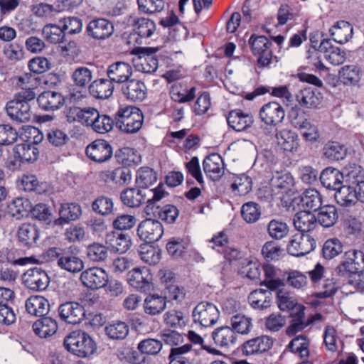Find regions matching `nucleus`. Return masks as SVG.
<instances>
[{"instance_id":"obj_1","label":"nucleus","mask_w":364,"mask_h":364,"mask_svg":"<svg viewBox=\"0 0 364 364\" xmlns=\"http://www.w3.org/2000/svg\"><path fill=\"white\" fill-rule=\"evenodd\" d=\"M36 95L33 88H23L16 93L13 100L6 105V111L9 117L19 122H27L31 118L30 102L33 101Z\"/></svg>"},{"instance_id":"obj_2","label":"nucleus","mask_w":364,"mask_h":364,"mask_svg":"<svg viewBox=\"0 0 364 364\" xmlns=\"http://www.w3.org/2000/svg\"><path fill=\"white\" fill-rule=\"evenodd\" d=\"M63 346L68 351L80 358L90 356L97 348L92 338L81 330L74 331L65 336Z\"/></svg>"},{"instance_id":"obj_3","label":"nucleus","mask_w":364,"mask_h":364,"mask_svg":"<svg viewBox=\"0 0 364 364\" xmlns=\"http://www.w3.org/2000/svg\"><path fill=\"white\" fill-rule=\"evenodd\" d=\"M143 122L144 115L136 107H120L115 113L116 127L127 134H134L139 131Z\"/></svg>"},{"instance_id":"obj_4","label":"nucleus","mask_w":364,"mask_h":364,"mask_svg":"<svg viewBox=\"0 0 364 364\" xmlns=\"http://www.w3.org/2000/svg\"><path fill=\"white\" fill-rule=\"evenodd\" d=\"M252 53L257 57V65L259 68H268L275 60L279 61L277 56H273L271 50L272 42L264 36L252 34L249 41Z\"/></svg>"},{"instance_id":"obj_5","label":"nucleus","mask_w":364,"mask_h":364,"mask_svg":"<svg viewBox=\"0 0 364 364\" xmlns=\"http://www.w3.org/2000/svg\"><path fill=\"white\" fill-rule=\"evenodd\" d=\"M159 50L158 48L141 47L134 50L136 57L133 59L134 65L136 70L144 73H154L159 65V60L154 55Z\"/></svg>"},{"instance_id":"obj_6","label":"nucleus","mask_w":364,"mask_h":364,"mask_svg":"<svg viewBox=\"0 0 364 364\" xmlns=\"http://www.w3.org/2000/svg\"><path fill=\"white\" fill-rule=\"evenodd\" d=\"M220 312L215 304L208 301H201L193 310L192 317L195 323L203 327H209L218 321Z\"/></svg>"},{"instance_id":"obj_7","label":"nucleus","mask_w":364,"mask_h":364,"mask_svg":"<svg viewBox=\"0 0 364 364\" xmlns=\"http://www.w3.org/2000/svg\"><path fill=\"white\" fill-rule=\"evenodd\" d=\"M22 283L28 289L34 291L46 290L50 284V277L41 267L26 270L21 276Z\"/></svg>"},{"instance_id":"obj_8","label":"nucleus","mask_w":364,"mask_h":364,"mask_svg":"<svg viewBox=\"0 0 364 364\" xmlns=\"http://www.w3.org/2000/svg\"><path fill=\"white\" fill-rule=\"evenodd\" d=\"M336 271L341 275H344L346 273L363 272L364 271V252L356 250L346 252L343 260L336 267Z\"/></svg>"},{"instance_id":"obj_9","label":"nucleus","mask_w":364,"mask_h":364,"mask_svg":"<svg viewBox=\"0 0 364 364\" xmlns=\"http://www.w3.org/2000/svg\"><path fill=\"white\" fill-rule=\"evenodd\" d=\"M316 246V240L310 235L296 234L287 245V252L292 256L302 257L313 251Z\"/></svg>"},{"instance_id":"obj_10","label":"nucleus","mask_w":364,"mask_h":364,"mask_svg":"<svg viewBox=\"0 0 364 364\" xmlns=\"http://www.w3.org/2000/svg\"><path fill=\"white\" fill-rule=\"evenodd\" d=\"M153 277L146 267H136L127 274V282L133 288L145 292L153 288Z\"/></svg>"},{"instance_id":"obj_11","label":"nucleus","mask_w":364,"mask_h":364,"mask_svg":"<svg viewBox=\"0 0 364 364\" xmlns=\"http://www.w3.org/2000/svg\"><path fill=\"white\" fill-rule=\"evenodd\" d=\"M273 343L274 341L271 337L262 335L245 341L240 350L245 356L259 355L270 350Z\"/></svg>"},{"instance_id":"obj_12","label":"nucleus","mask_w":364,"mask_h":364,"mask_svg":"<svg viewBox=\"0 0 364 364\" xmlns=\"http://www.w3.org/2000/svg\"><path fill=\"white\" fill-rule=\"evenodd\" d=\"M163 234V226L157 220L147 218L141 221L137 228L138 236L146 243H154L158 241Z\"/></svg>"},{"instance_id":"obj_13","label":"nucleus","mask_w":364,"mask_h":364,"mask_svg":"<svg viewBox=\"0 0 364 364\" xmlns=\"http://www.w3.org/2000/svg\"><path fill=\"white\" fill-rule=\"evenodd\" d=\"M259 118L266 125L277 127L285 117L284 107L274 101L264 104L259 109Z\"/></svg>"},{"instance_id":"obj_14","label":"nucleus","mask_w":364,"mask_h":364,"mask_svg":"<svg viewBox=\"0 0 364 364\" xmlns=\"http://www.w3.org/2000/svg\"><path fill=\"white\" fill-rule=\"evenodd\" d=\"M85 153L92 161L103 163L112 157L113 149L107 141L96 139L87 146Z\"/></svg>"},{"instance_id":"obj_15","label":"nucleus","mask_w":364,"mask_h":364,"mask_svg":"<svg viewBox=\"0 0 364 364\" xmlns=\"http://www.w3.org/2000/svg\"><path fill=\"white\" fill-rule=\"evenodd\" d=\"M60 319L70 324L80 323L85 316L84 307L77 302L67 301L58 307Z\"/></svg>"},{"instance_id":"obj_16","label":"nucleus","mask_w":364,"mask_h":364,"mask_svg":"<svg viewBox=\"0 0 364 364\" xmlns=\"http://www.w3.org/2000/svg\"><path fill=\"white\" fill-rule=\"evenodd\" d=\"M114 33L113 23L106 18H95L89 22L86 26V33L95 40H104L110 37Z\"/></svg>"},{"instance_id":"obj_17","label":"nucleus","mask_w":364,"mask_h":364,"mask_svg":"<svg viewBox=\"0 0 364 364\" xmlns=\"http://www.w3.org/2000/svg\"><path fill=\"white\" fill-rule=\"evenodd\" d=\"M80 280L87 288L97 289L107 284L108 274L102 268L92 267L82 272Z\"/></svg>"},{"instance_id":"obj_18","label":"nucleus","mask_w":364,"mask_h":364,"mask_svg":"<svg viewBox=\"0 0 364 364\" xmlns=\"http://www.w3.org/2000/svg\"><path fill=\"white\" fill-rule=\"evenodd\" d=\"M106 73L113 84L124 85L132 75V68L128 63L117 61L109 65Z\"/></svg>"},{"instance_id":"obj_19","label":"nucleus","mask_w":364,"mask_h":364,"mask_svg":"<svg viewBox=\"0 0 364 364\" xmlns=\"http://www.w3.org/2000/svg\"><path fill=\"white\" fill-rule=\"evenodd\" d=\"M203 171L213 181H218L224 174V162L218 154H212L203 161Z\"/></svg>"},{"instance_id":"obj_20","label":"nucleus","mask_w":364,"mask_h":364,"mask_svg":"<svg viewBox=\"0 0 364 364\" xmlns=\"http://www.w3.org/2000/svg\"><path fill=\"white\" fill-rule=\"evenodd\" d=\"M39 107L46 112H53L62 107L65 103L63 95L58 92L47 90L37 97Z\"/></svg>"},{"instance_id":"obj_21","label":"nucleus","mask_w":364,"mask_h":364,"mask_svg":"<svg viewBox=\"0 0 364 364\" xmlns=\"http://www.w3.org/2000/svg\"><path fill=\"white\" fill-rule=\"evenodd\" d=\"M122 92L129 100L142 102L146 97L147 89L141 80L129 79L122 85Z\"/></svg>"},{"instance_id":"obj_22","label":"nucleus","mask_w":364,"mask_h":364,"mask_svg":"<svg viewBox=\"0 0 364 364\" xmlns=\"http://www.w3.org/2000/svg\"><path fill=\"white\" fill-rule=\"evenodd\" d=\"M228 126L236 132H242L250 128L254 123L252 114L237 109L229 112L227 117Z\"/></svg>"},{"instance_id":"obj_23","label":"nucleus","mask_w":364,"mask_h":364,"mask_svg":"<svg viewBox=\"0 0 364 364\" xmlns=\"http://www.w3.org/2000/svg\"><path fill=\"white\" fill-rule=\"evenodd\" d=\"M97 109L88 107L80 108L70 107L67 111L66 117L69 122H77L87 127H91Z\"/></svg>"},{"instance_id":"obj_24","label":"nucleus","mask_w":364,"mask_h":364,"mask_svg":"<svg viewBox=\"0 0 364 364\" xmlns=\"http://www.w3.org/2000/svg\"><path fill=\"white\" fill-rule=\"evenodd\" d=\"M105 242L111 251L120 254L126 252L131 247V237L128 234L111 231L105 236Z\"/></svg>"},{"instance_id":"obj_25","label":"nucleus","mask_w":364,"mask_h":364,"mask_svg":"<svg viewBox=\"0 0 364 364\" xmlns=\"http://www.w3.org/2000/svg\"><path fill=\"white\" fill-rule=\"evenodd\" d=\"M128 21L132 27L134 35L141 38H151L156 29L155 22L147 18L130 16Z\"/></svg>"},{"instance_id":"obj_26","label":"nucleus","mask_w":364,"mask_h":364,"mask_svg":"<svg viewBox=\"0 0 364 364\" xmlns=\"http://www.w3.org/2000/svg\"><path fill=\"white\" fill-rule=\"evenodd\" d=\"M295 99L301 107L316 108L323 99L321 93L311 87L299 90L295 95Z\"/></svg>"},{"instance_id":"obj_27","label":"nucleus","mask_w":364,"mask_h":364,"mask_svg":"<svg viewBox=\"0 0 364 364\" xmlns=\"http://www.w3.org/2000/svg\"><path fill=\"white\" fill-rule=\"evenodd\" d=\"M192 345L186 343L179 347H173L170 350L168 364H196L195 353H192Z\"/></svg>"},{"instance_id":"obj_28","label":"nucleus","mask_w":364,"mask_h":364,"mask_svg":"<svg viewBox=\"0 0 364 364\" xmlns=\"http://www.w3.org/2000/svg\"><path fill=\"white\" fill-rule=\"evenodd\" d=\"M272 191L275 194H287L291 191L294 185L292 175L287 171L277 172L270 180Z\"/></svg>"},{"instance_id":"obj_29","label":"nucleus","mask_w":364,"mask_h":364,"mask_svg":"<svg viewBox=\"0 0 364 364\" xmlns=\"http://www.w3.org/2000/svg\"><path fill=\"white\" fill-rule=\"evenodd\" d=\"M82 215L81 206L76 203L61 204L59 209L60 217L54 220L55 225H63L77 220Z\"/></svg>"},{"instance_id":"obj_30","label":"nucleus","mask_w":364,"mask_h":364,"mask_svg":"<svg viewBox=\"0 0 364 364\" xmlns=\"http://www.w3.org/2000/svg\"><path fill=\"white\" fill-rule=\"evenodd\" d=\"M114 84L109 78H100L92 81L88 86L90 94L97 99H108L114 92Z\"/></svg>"},{"instance_id":"obj_31","label":"nucleus","mask_w":364,"mask_h":364,"mask_svg":"<svg viewBox=\"0 0 364 364\" xmlns=\"http://www.w3.org/2000/svg\"><path fill=\"white\" fill-rule=\"evenodd\" d=\"M212 338L216 346L229 348L236 343L237 336L230 326H225L215 328L212 333Z\"/></svg>"},{"instance_id":"obj_32","label":"nucleus","mask_w":364,"mask_h":364,"mask_svg":"<svg viewBox=\"0 0 364 364\" xmlns=\"http://www.w3.org/2000/svg\"><path fill=\"white\" fill-rule=\"evenodd\" d=\"M319 178L323 187L334 191L343 184L344 176L338 169L327 167L322 171Z\"/></svg>"},{"instance_id":"obj_33","label":"nucleus","mask_w":364,"mask_h":364,"mask_svg":"<svg viewBox=\"0 0 364 364\" xmlns=\"http://www.w3.org/2000/svg\"><path fill=\"white\" fill-rule=\"evenodd\" d=\"M39 238V230L36 225L31 223L22 224L18 230V239L23 247H33Z\"/></svg>"},{"instance_id":"obj_34","label":"nucleus","mask_w":364,"mask_h":364,"mask_svg":"<svg viewBox=\"0 0 364 364\" xmlns=\"http://www.w3.org/2000/svg\"><path fill=\"white\" fill-rule=\"evenodd\" d=\"M293 224L296 230L304 234H308L317 225L316 216L306 210L300 211L294 215Z\"/></svg>"},{"instance_id":"obj_35","label":"nucleus","mask_w":364,"mask_h":364,"mask_svg":"<svg viewBox=\"0 0 364 364\" xmlns=\"http://www.w3.org/2000/svg\"><path fill=\"white\" fill-rule=\"evenodd\" d=\"M278 144L284 151L294 152L299 146L298 135L296 132L283 129L276 132L275 134Z\"/></svg>"},{"instance_id":"obj_36","label":"nucleus","mask_w":364,"mask_h":364,"mask_svg":"<svg viewBox=\"0 0 364 364\" xmlns=\"http://www.w3.org/2000/svg\"><path fill=\"white\" fill-rule=\"evenodd\" d=\"M166 297L158 294H149L144 301V311L150 316L159 315L166 309Z\"/></svg>"},{"instance_id":"obj_37","label":"nucleus","mask_w":364,"mask_h":364,"mask_svg":"<svg viewBox=\"0 0 364 364\" xmlns=\"http://www.w3.org/2000/svg\"><path fill=\"white\" fill-rule=\"evenodd\" d=\"M26 309L27 312L35 316H44L49 311V301L40 295L31 296L26 301Z\"/></svg>"},{"instance_id":"obj_38","label":"nucleus","mask_w":364,"mask_h":364,"mask_svg":"<svg viewBox=\"0 0 364 364\" xmlns=\"http://www.w3.org/2000/svg\"><path fill=\"white\" fill-rule=\"evenodd\" d=\"M57 264L60 269L73 273L80 272L84 267L82 260L70 249L65 250Z\"/></svg>"},{"instance_id":"obj_39","label":"nucleus","mask_w":364,"mask_h":364,"mask_svg":"<svg viewBox=\"0 0 364 364\" xmlns=\"http://www.w3.org/2000/svg\"><path fill=\"white\" fill-rule=\"evenodd\" d=\"M272 290L258 289L252 291L248 296V302L255 309L263 310L269 308L272 304Z\"/></svg>"},{"instance_id":"obj_40","label":"nucleus","mask_w":364,"mask_h":364,"mask_svg":"<svg viewBox=\"0 0 364 364\" xmlns=\"http://www.w3.org/2000/svg\"><path fill=\"white\" fill-rule=\"evenodd\" d=\"M38 154L36 144L23 143L14 148V156L20 163L33 162L38 159Z\"/></svg>"},{"instance_id":"obj_41","label":"nucleus","mask_w":364,"mask_h":364,"mask_svg":"<svg viewBox=\"0 0 364 364\" xmlns=\"http://www.w3.org/2000/svg\"><path fill=\"white\" fill-rule=\"evenodd\" d=\"M330 32L334 41L343 44L352 38L353 28L349 22L340 21L332 26Z\"/></svg>"},{"instance_id":"obj_42","label":"nucleus","mask_w":364,"mask_h":364,"mask_svg":"<svg viewBox=\"0 0 364 364\" xmlns=\"http://www.w3.org/2000/svg\"><path fill=\"white\" fill-rule=\"evenodd\" d=\"M32 327L35 334L43 338L53 336L58 330L56 321L45 316L34 322Z\"/></svg>"},{"instance_id":"obj_43","label":"nucleus","mask_w":364,"mask_h":364,"mask_svg":"<svg viewBox=\"0 0 364 364\" xmlns=\"http://www.w3.org/2000/svg\"><path fill=\"white\" fill-rule=\"evenodd\" d=\"M31 202L23 197L16 198L7 205L8 213L13 218L21 219L30 213Z\"/></svg>"},{"instance_id":"obj_44","label":"nucleus","mask_w":364,"mask_h":364,"mask_svg":"<svg viewBox=\"0 0 364 364\" xmlns=\"http://www.w3.org/2000/svg\"><path fill=\"white\" fill-rule=\"evenodd\" d=\"M18 186L26 192H34L37 194H43L48 191V184L45 182L40 183L37 177L32 174L23 175Z\"/></svg>"},{"instance_id":"obj_45","label":"nucleus","mask_w":364,"mask_h":364,"mask_svg":"<svg viewBox=\"0 0 364 364\" xmlns=\"http://www.w3.org/2000/svg\"><path fill=\"white\" fill-rule=\"evenodd\" d=\"M120 200L127 207L137 208L144 203L146 198L139 188H127L121 192Z\"/></svg>"},{"instance_id":"obj_46","label":"nucleus","mask_w":364,"mask_h":364,"mask_svg":"<svg viewBox=\"0 0 364 364\" xmlns=\"http://www.w3.org/2000/svg\"><path fill=\"white\" fill-rule=\"evenodd\" d=\"M262 269L265 279L260 282V285L265 286L269 290H277L284 284L282 279L278 276V271L274 266L270 264H264Z\"/></svg>"},{"instance_id":"obj_47","label":"nucleus","mask_w":364,"mask_h":364,"mask_svg":"<svg viewBox=\"0 0 364 364\" xmlns=\"http://www.w3.org/2000/svg\"><path fill=\"white\" fill-rule=\"evenodd\" d=\"M316 223H318L324 228H330L335 225L338 218V213L337 208L334 205H327L322 206L316 216Z\"/></svg>"},{"instance_id":"obj_48","label":"nucleus","mask_w":364,"mask_h":364,"mask_svg":"<svg viewBox=\"0 0 364 364\" xmlns=\"http://www.w3.org/2000/svg\"><path fill=\"white\" fill-rule=\"evenodd\" d=\"M301 203L306 211H317L322 207V196L317 190L309 188L303 193Z\"/></svg>"},{"instance_id":"obj_49","label":"nucleus","mask_w":364,"mask_h":364,"mask_svg":"<svg viewBox=\"0 0 364 364\" xmlns=\"http://www.w3.org/2000/svg\"><path fill=\"white\" fill-rule=\"evenodd\" d=\"M196 89L194 87L190 89L183 87L179 83H175L170 90V96L173 101L178 103H186L192 101L196 97Z\"/></svg>"},{"instance_id":"obj_50","label":"nucleus","mask_w":364,"mask_h":364,"mask_svg":"<svg viewBox=\"0 0 364 364\" xmlns=\"http://www.w3.org/2000/svg\"><path fill=\"white\" fill-rule=\"evenodd\" d=\"M93 71L87 66L80 65L75 68L71 74L74 85L80 88H86L92 82Z\"/></svg>"},{"instance_id":"obj_51","label":"nucleus","mask_w":364,"mask_h":364,"mask_svg":"<svg viewBox=\"0 0 364 364\" xmlns=\"http://www.w3.org/2000/svg\"><path fill=\"white\" fill-rule=\"evenodd\" d=\"M292 318L290 325L287 328L286 333L293 336L308 326L307 321H304L305 313L304 306L299 305L296 311L291 314Z\"/></svg>"},{"instance_id":"obj_52","label":"nucleus","mask_w":364,"mask_h":364,"mask_svg":"<svg viewBox=\"0 0 364 364\" xmlns=\"http://www.w3.org/2000/svg\"><path fill=\"white\" fill-rule=\"evenodd\" d=\"M323 154L329 161H338L346 157L347 149L338 141H328L323 148Z\"/></svg>"},{"instance_id":"obj_53","label":"nucleus","mask_w":364,"mask_h":364,"mask_svg":"<svg viewBox=\"0 0 364 364\" xmlns=\"http://www.w3.org/2000/svg\"><path fill=\"white\" fill-rule=\"evenodd\" d=\"M335 193V199L341 206H348L356 201L355 190L352 185H341Z\"/></svg>"},{"instance_id":"obj_54","label":"nucleus","mask_w":364,"mask_h":364,"mask_svg":"<svg viewBox=\"0 0 364 364\" xmlns=\"http://www.w3.org/2000/svg\"><path fill=\"white\" fill-rule=\"evenodd\" d=\"M115 119H113L107 114H100L97 110L91 125L93 131L98 134H106L112 130Z\"/></svg>"},{"instance_id":"obj_55","label":"nucleus","mask_w":364,"mask_h":364,"mask_svg":"<svg viewBox=\"0 0 364 364\" xmlns=\"http://www.w3.org/2000/svg\"><path fill=\"white\" fill-rule=\"evenodd\" d=\"M91 207L92 210L98 215H109L114 210L113 200L108 196L101 195L92 201Z\"/></svg>"},{"instance_id":"obj_56","label":"nucleus","mask_w":364,"mask_h":364,"mask_svg":"<svg viewBox=\"0 0 364 364\" xmlns=\"http://www.w3.org/2000/svg\"><path fill=\"white\" fill-rule=\"evenodd\" d=\"M231 328L234 330L235 333L242 335L248 334L252 327V318L244 314H237L231 317L230 319Z\"/></svg>"},{"instance_id":"obj_57","label":"nucleus","mask_w":364,"mask_h":364,"mask_svg":"<svg viewBox=\"0 0 364 364\" xmlns=\"http://www.w3.org/2000/svg\"><path fill=\"white\" fill-rule=\"evenodd\" d=\"M105 331L111 339L123 340L127 336L129 328L127 323L117 321L107 326Z\"/></svg>"},{"instance_id":"obj_58","label":"nucleus","mask_w":364,"mask_h":364,"mask_svg":"<svg viewBox=\"0 0 364 364\" xmlns=\"http://www.w3.org/2000/svg\"><path fill=\"white\" fill-rule=\"evenodd\" d=\"M157 181V174L151 168L141 167L136 172V183L139 188H146Z\"/></svg>"},{"instance_id":"obj_59","label":"nucleus","mask_w":364,"mask_h":364,"mask_svg":"<svg viewBox=\"0 0 364 364\" xmlns=\"http://www.w3.org/2000/svg\"><path fill=\"white\" fill-rule=\"evenodd\" d=\"M149 214L158 215L159 218L167 223H173L178 216L179 210L173 205L167 204L161 208L156 206Z\"/></svg>"},{"instance_id":"obj_60","label":"nucleus","mask_w":364,"mask_h":364,"mask_svg":"<svg viewBox=\"0 0 364 364\" xmlns=\"http://www.w3.org/2000/svg\"><path fill=\"white\" fill-rule=\"evenodd\" d=\"M43 35L48 42L53 44L63 42L65 37L63 28L55 24L46 25L43 28Z\"/></svg>"},{"instance_id":"obj_61","label":"nucleus","mask_w":364,"mask_h":364,"mask_svg":"<svg viewBox=\"0 0 364 364\" xmlns=\"http://www.w3.org/2000/svg\"><path fill=\"white\" fill-rule=\"evenodd\" d=\"M339 77L345 85L356 84L360 79V70L355 65H346L339 71Z\"/></svg>"},{"instance_id":"obj_62","label":"nucleus","mask_w":364,"mask_h":364,"mask_svg":"<svg viewBox=\"0 0 364 364\" xmlns=\"http://www.w3.org/2000/svg\"><path fill=\"white\" fill-rule=\"evenodd\" d=\"M343 246L338 238L333 237L327 240L322 248L323 257L326 259H331L343 252Z\"/></svg>"},{"instance_id":"obj_63","label":"nucleus","mask_w":364,"mask_h":364,"mask_svg":"<svg viewBox=\"0 0 364 364\" xmlns=\"http://www.w3.org/2000/svg\"><path fill=\"white\" fill-rule=\"evenodd\" d=\"M241 215L244 220L248 223H255L261 215V210L259 204L250 201L242 205Z\"/></svg>"},{"instance_id":"obj_64","label":"nucleus","mask_w":364,"mask_h":364,"mask_svg":"<svg viewBox=\"0 0 364 364\" xmlns=\"http://www.w3.org/2000/svg\"><path fill=\"white\" fill-rule=\"evenodd\" d=\"M309 341L304 336H299L291 341L288 345L289 350L299 353L301 358H306L309 355Z\"/></svg>"}]
</instances>
